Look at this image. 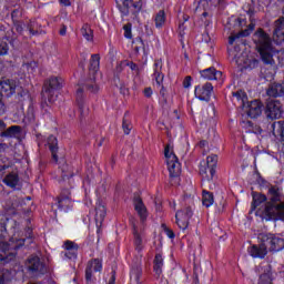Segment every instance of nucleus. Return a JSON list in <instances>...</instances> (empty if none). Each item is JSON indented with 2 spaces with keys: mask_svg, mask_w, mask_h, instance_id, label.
<instances>
[{
  "mask_svg": "<svg viewBox=\"0 0 284 284\" xmlns=\"http://www.w3.org/2000/svg\"><path fill=\"white\" fill-rule=\"evenodd\" d=\"M133 207L140 217V223L136 220L131 219L133 234V245L135 252H143L145 247V221H148V207L143 203L141 195L134 194Z\"/></svg>",
  "mask_w": 284,
  "mask_h": 284,
  "instance_id": "f257e3e1",
  "label": "nucleus"
},
{
  "mask_svg": "<svg viewBox=\"0 0 284 284\" xmlns=\"http://www.w3.org/2000/svg\"><path fill=\"white\" fill-rule=\"evenodd\" d=\"M266 199L267 201L262 210L263 216H265L267 221H284L283 187L278 185H270Z\"/></svg>",
  "mask_w": 284,
  "mask_h": 284,
  "instance_id": "f03ea898",
  "label": "nucleus"
},
{
  "mask_svg": "<svg viewBox=\"0 0 284 284\" xmlns=\"http://www.w3.org/2000/svg\"><path fill=\"white\" fill-rule=\"evenodd\" d=\"M32 240V227H27L24 234L20 235L19 233L14 234L9 242L0 240V263L6 265L10 261H14L17 256V250L26 245V241Z\"/></svg>",
  "mask_w": 284,
  "mask_h": 284,
  "instance_id": "7ed1b4c3",
  "label": "nucleus"
},
{
  "mask_svg": "<svg viewBox=\"0 0 284 284\" xmlns=\"http://www.w3.org/2000/svg\"><path fill=\"white\" fill-rule=\"evenodd\" d=\"M255 24L250 23L248 27L236 34L229 37V57L231 61L242 68H247V54L241 51V45H243V40L241 37H250L254 31Z\"/></svg>",
  "mask_w": 284,
  "mask_h": 284,
  "instance_id": "20e7f679",
  "label": "nucleus"
},
{
  "mask_svg": "<svg viewBox=\"0 0 284 284\" xmlns=\"http://www.w3.org/2000/svg\"><path fill=\"white\" fill-rule=\"evenodd\" d=\"M253 41L257 48V52H260L262 61L266 63V65L274 63V54H283L284 57V50L278 51L274 49L272 38L262 28L255 31Z\"/></svg>",
  "mask_w": 284,
  "mask_h": 284,
  "instance_id": "39448f33",
  "label": "nucleus"
},
{
  "mask_svg": "<svg viewBox=\"0 0 284 284\" xmlns=\"http://www.w3.org/2000/svg\"><path fill=\"white\" fill-rule=\"evenodd\" d=\"M63 88V79L59 77L49 78L42 88V99L44 103H54L57 101V91Z\"/></svg>",
  "mask_w": 284,
  "mask_h": 284,
  "instance_id": "423d86ee",
  "label": "nucleus"
},
{
  "mask_svg": "<svg viewBox=\"0 0 284 284\" xmlns=\"http://www.w3.org/2000/svg\"><path fill=\"white\" fill-rule=\"evenodd\" d=\"M257 241L268 252H281L284 248V239L272 233H260Z\"/></svg>",
  "mask_w": 284,
  "mask_h": 284,
  "instance_id": "0eeeda50",
  "label": "nucleus"
},
{
  "mask_svg": "<svg viewBox=\"0 0 284 284\" xmlns=\"http://www.w3.org/2000/svg\"><path fill=\"white\" fill-rule=\"evenodd\" d=\"M184 203L189 204V206L185 210H180L175 213L176 225L180 227V230H187V226L190 225V220L194 214L192 212V206L194 205V197H192V195L185 196Z\"/></svg>",
  "mask_w": 284,
  "mask_h": 284,
  "instance_id": "6e6552de",
  "label": "nucleus"
},
{
  "mask_svg": "<svg viewBox=\"0 0 284 284\" xmlns=\"http://www.w3.org/2000/svg\"><path fill=\"white\" fill-rule=\"evenodd\" d=\"M152 81H155V85L160 88V95L166 102L168 101V90L163 85L165 74H163V60L156 59L153 64V73L151 75Z\"/></svg>",
  "mask_w": 284,
  "mask_h": 284,
  "instance_id": "1a4fd4ad",
  "label": "nucleus"
},
{
  "mask_svg": "<svg viewBox=\"0 0 284 284\" xmlns=\"http://www.w3.org/2000/svg\"><path fill=\"white\" fill-rule=\"evenodd\" d=\"M164 156L166 159V165L171 179L181 176V162H179V158H176V154H174V151L170 148V144H168L164 149Z\"/></svg>",
  "mask_w": 284,
  "mask_h": 284,
  "instance_id": "9d476101",
  "label": "nucleus"
},
{
  "mask_svg": "<svg viewBox=\"0 0 284 284\" xmlns=\"http://www.w3.org/2000/svg\"><path fill=\"white\" fill-rule=\"evenodd\" d=\"M265 115L271 121L281 119L283 116V104L278 100H270L266 103Z\"/></svg>",
  "mask_w": 284,
  "mask_h": 284,
  "instance_id": "9b49d317",
  "label": "nucleus"
},
{
  "mask_svg": "<svg viewBox=\"0 0 284 284\" xmlns=\"http://www.w3.org/2000/svg\"><path fill=\"white\" fill-rule=\"evenodd\" d=\"M29 274L32 276H39L45 272V265L41 262V258L37 255H31L26 263Z\"/></svg>",
  "mask_w": 284,
  "mask_h": 284,
  "instance_id": "f8f14e48",
  "label": "nucleus"
},
{
  "mask_svg": "<svg viewBox=\"0 0 284 284\" xmlns=\"http://www.w3.org/2000/svg\"><path fill=\"white\" fill-rule=\"evenodd\" d=\"M212 92H214V87L210 82L197 85L194 90L196 99L200 101H205L206 103L210 101V99H212Z\"/></svg>",
  "mask_w": 284,
  "mask_h": 284,
  "instance_id": "ddd939ff",
  "label": "nucleus"
},
{
  "mask_svg": "<svg viewBox=\"0 0 284 284\" xmlns=\"http://www.w3.org/2000/svg\"><path fill=\"white\" fill-rule=\"evenodd\" d=\"M245 112L251 119H258L263 114V103L258 100H253L245 104Z\"/></svg>",
  "mask_w": 284,
  "mask_h": 284,
  "instance_id": "4468645a",
  "label": "nucleus"
},
{
  "mask_svg": "<svg viewBox=\"0 0 284 284\" xmlns=\"http://www.w3.org/2000/svg\"><path fill=\"white\" fill-rule=\"evenodd\" d=\"M17 92V81L4 79L0 80V97H12Z\"/></svg>",
  "mask_w": 284,
  "mask_h": 284,
  "instance_id": "2eb2a0df",
  "label": "nucleus"
},
{
  "mask_svg": "<svg viewBox=\"0 0 284 284\" xmlns=\"http://www.w3.org/2000/svg\"><path fill=\"white\" fill-rule=\"evenodd\" d=\"M103 270V263L99 258H94L88 262L85 268V281L92 283V274L94 272H101Z\"/></svg>",
  "mask_w": 284,
  "mask_h": 284,
  "instance_id": "dca6fc26",
  "label": "nucleus"
},
{
  "mask_svg": "<svg viewBox=\"0 0 284 284\" xmlns=\"http://www.w3.org/2000/svg\"><path fill=\"white\" fill-rule=\"evenodd\" d=\"M273 41H275L277 45L284 43V17L274 22Z\"/></svg>",
  "mask_w": 284,
  "mask_h": 284,
  "instance_id": "f3484780",
  "label": "nucleus"
},
{
  "mask_svg": "<svg viewBox=\"0 0 284 284\" xmlns=\"http://www.w3.org/2000/svg\"><path fill=\"white\" fill-rule=\"evenodd\" d=\"M2 183L11 190H21V180L19 179V173L12 171L4 176Z\"/></svg>",
  "mask_w": 284,
  "mask_h": 284,
  "instance_id": "a211bd4d",
  "label": "nucleus"
},
{
  "mask_svg": "<svg viewBox=\"0 0 284 284\" xmlns=\"http://www.w3.org/2000/svg\"><path fill=\"white\" fill-rule=\"evenodd\" d=\"M47 148L51 152L52 161L59 163V140L54 135H49L47 138Z\"/></svg>",
  "mask_w": 284,
  "mask_h": 284,
  "instance_id": "6ab92c4d",
  "label": "nucleus"
},
{
  "mask_svg": "<svg viewBox=\"0 0 284 284\" xmlns=\"http://www.w3.org/2000/svg\"><path fill=\"white\" fill-rule=\"evenodd\" d=\"M200 74L207 81H223V72L216 70L214 67L200 71Z\"/></svg>",
  "mask_w": 284,
  "mask_h": 284,
  "instance_id": "aec40b11",
  "label": "nucleus"
},
{
  "mask_svg": "<svg viewBox=\"0 0 284 284\" xmlns=\"http://www.w3.org/2000/svg\"><path fill=\"white\" fill-rule=\"evenodd\" d=\"M247 252L253 258H264L265 256H267L266 247L263 246L261 243L253 244L247 248Z\"/></svg>",
  "mask_w": 284,
  "mask_h": 284,
  "instance_id": "412c9836",
  "label": "nucleus"
},
{
  "mask_svg": "<svg viewBox=\"0 0 284 284\" xmlns=\"http://www.w3.org/2000/svg\"><path fill=\"white\" fill-rule=\"evenodd\" d=\"M75 101L80 111V116L88 114V105H85V99L83 98V88L79 87L75 93Z\"/></svg>",
  "mask_w": 284,
  "mask_h": 284,
  "instance_id": "4be33fe9",
  "label": "nucleus"
},
{
  "mask_svg": "<svg viewBox=\"0 0 284 284\" xmlns=\"http://www.w3.org/2000/svg\"><path fill=\"white\" fill-rule=\"evenodd\" d=\"M219 163V156L217 155H209L206 158V165L209 169L210 175H207V181H212L214 179V174H216V164Z\"/></svg>",
  "mask_w": 284,
  "mask_h": 284,
  "instance_id": "5701e85b",
  "label": "nucleus"
},
{
  "mask_svg": "<svg viewBox=\"0 0 284 284\" xmlns=\"http://www.w3.org/2000/svg\"><path fill=\"white\" fill-rule=\"evenodd\" d=\"M22 129L19 125H12L8 129H4L3 132H0V136L4 139H17V136H21Z\"/></svg>",
  "mask_w": 284,
  "mask_h": 284,
  "instance_id": "b1692460",
  "label": "nucleus"
},
{
  "mask_svg": "<svg viewBox=\"0 0 284 284\" xmlns=\"http://www.w3.org/2000/svg\"><path fill=\"white\" fill-rule=\"evenodd\" d=\"M266 93L274 99H276V97H284V87L283 84L273 83L268 87Z\"/></svg>",
  "mask_w": 284,
  "mask_h": 284,
  "instance_id": "393cba45",
  "label": "nucleus"
},
{
  "mask_svg": "<svg viewBox=\"0 0 284 284\" xmlns=\"http://www.w3.org/2000/svg\"><path fill=\"white\" fill-rule=\"evenodd\" d=\"M58 206L63 212H70V209L72 207V199H70V195L61 194L58 199Z\"/></svg>",
  "mask_w": 284,
  "mask_h": 284,
  "instance_id": "a878e982",
  "label": "nucleus"
},
{
  "mask_svg": "<svg viewBox=\"0 0 284 284\" xmlns=\"http://www.w3.org/2000/svg\"><path fill=\"white\" fill-rule=\"evenodd\" d=\"M252 196H253V202L251 205V210H256V207H261L263 203L264 204L267 203V195L263 193L253 192Z\"/></svg>",
  "mask_w": 284,
  "mask_h": 284,
  "instance_id": "bb28decb",
  "label": "nucleus"
},
{
  "mask_svg": "<svg viewBox=\"0 0 284 284\" xmlns=\"http://www.w3.org/2000/svg\"><path fill=\"white\" fill-rule=\"evenodd\" d=\"M272 132H273V135L275 136V139L283 141V139H284V122L283 121L274 122L272 124Z\"/></svg>",
  "mask_w": 284,
  "mask_h": 284,
  "instance_id": "cd10ccee",
  "label": "nucleus"
},
{
  "mask_svg": "<svg viewBox=\"0 0 284 284\" xmlns=\"http://www.w3.org/2000/svg\"><path fill=\"white\" fill-rule=\"evenodd\" d=\"M153 272L158 277L163 274V255L161 253H158L153 260Z\"/></svg>",
  "mask_w": 284,
  "mask_h": 284,
  "instance_id": "c85d7f7f",
  "label": "nucleus"
},
{
  "mask_svg": "<svg viewBox=\"0 0 284 284\" xmlns=\"http://www.w3.org/2000/svg\"><path fill=\"white\" fill-rule=\"evenodd\" d=\"M233 101H237L240 108H245L247 104V93H245L243 90L233 92Z\"/></svg>",
  "mask_w": 284,
  "mask_h": 284,
  "instance_id": "c756f323",
  "label": "nucleus"
},
{
  "mask_svg": "<svg viewBox=\"0 0 284 284\" xmlns=\"http://www.w3.org/2000/svg\"><path fill=\"white\" fill-rule=\"evenodd\" d=\"M165 21H166L165 11H164V10H160V11L154 16L155 28H156L158 30H161V28H163V26H165Z\"/></svg>",
  "mask_w": 284,
  "mask_h": 284,
  "instance_id": "7c9ffc66",
  "label": "nucleus"
},
{
  "mask_svg": "<svg viewBox=\"0 0 284 284\" xmlns=\"http://www.w3.org/2000/svg\"><path fill=\"white\" fill-rule=\"evenodd\" d=\"M115 3L124 17L130 14V0H115Z\"/></svg>",
  "mask_w": 284,
  "mask_h": 284,
  "instance_id": "2f4dec72",
  "label": "nucleus"
},
{
  "mask_svg": "<svg viewBox=\"0 0 284 284\" xmlns=\"http://www.w3.org/2000/svg\"><path fill=\"white\" fill-rule=\"evenodd\" d=\"M100 65H101V57L99 54H92L89 70L91 72H99Z\"/></svg>",
  "mask_w": 284,
  "mask_h": 284,
  "instance_id": "473e14b6",
  "label": "nucleus"
},
{
  "mask_svg": "<svg viewBox=\"0 0 284 284\" xmlns=\"http://www.w3.org/2000/svg\"><path fill=\"white\" fill-rule=\"evenodd\" d=\"M60 256L63 261H77L79 251L64 250L60 253Z\"/></svg>",
  "mask_w": 284,
  "mask_h": 284,
  "instance_id": "72a5a7b5",
  "label": "nucleus"
},
{
  "mask_svg": "<svg viewBox=\"0 0 284 284\" xmlns=\"http://www.w3.org/2000/svg\"><path fill=\"white\" fill-rule=\"evenodd\" d=\"M81 34L87 41H93L94 39V32L92 31V28L90 27V24L82 26Z\"/></svg>",
  "mask_w": 284,
  "mask_h": 284,
  "instance_id": "f704fd0d",
  "label": "nucleus"
},
{
  "mask_svg": "<svg viewBox=\"0 0 284 284\" xmlns=\"http://www.w3.org/2000/svg\"><path fill=\"white\" fill-rule=\"evenodd\" d=\"M105 206L102 204H98L95 207V221L97 223H103V220L105 219Z\"/></svg>",
  "mask_w": 284,
  "mask_h": 284,
  "instance_id": "c9c22d12",
  "label": "nucleus"
},
{
  "mask_svg": "<svg viewBox=\"0 0 284 284\" xmlns=\"http://www.w3.org/2000/svg\"><path fill=\"white\" fill-rule=\"evenodd\" d=\"M202 203L204 207H211V205H214V194L203 191Z\"/></svg>",
  "mask_w": 284,
  "mask_h": 284,
  "instance_id": "e433bc0d",
  "label": "nucleus"
},
{
  "mask_svg": "<svg viewBox=\"0 0 284 284\" xmlns=\"http://www.w3.org/2000/svg\"><path fill=\"white\" fill-rule=\"evenodd\" d=\"M4 37L6 31H3V29H0V57L8 54V50H10V48L8 47V42L3 41Z\"/></svg>",
  "mask_w": 284,
  "mask_h": 284,
  "instance_id": "4c0bfd02",
  "label": "nucleus"
},
{
  "mask_svg": "<svg viewBox=\"0 0 284 284\" xmlns=\"http://www.w3.org/2000/svg\"><path fill=\"white\" fill-rule=\"evenodd\" d=\"M141 274H142L141 266H132L131 274H130L131 282L139 284Z\"/></svg>",
  "mask_w": 284,
  "mask_h": 284,
  "instance_id": "58836bf2",
  "label": "nucleus"
},
{
  "mask_svg": "<svg viewBox=\"0 0 284 284\" xmlns=\"http://www.w3.org/2000/svg\"><path fill=\"white\" fill-rule=\"evenodd\" d=\"M40 29H41V23H39V21L37 19L30 20V22L28 24V30H29L30 34H32L34 37V34L39 33Z\"/></svg>",
  "mask_w": 284,
  "mask_h": 284,
  "instance_id": "ea45409f",
  "label": "nucleus"
},
{
  "mask_svg": "<svg viewBox=\"0 0 284 284\" xmlns=\"http://www.w3.org/2000/svg\"><path fill=\"white\" fill-rule=\"evenodd\" d=\"M61 172H62V179H72V176H74V170L72 169V166L68 165V164H62V166L60 168Z\"/></svg>",
  "mask_w": 284,
  "mask_h": 284,
  "instance_id": "a19ab883",
  "label": "nucleus"
},
{
  "mask_svg": "<svg viewBox=\"0 0 284 284\" xmlns=\"http://www.w3.org/2000/svg\"><path fill=\"white\" fill-rule=\"evenodd\" d=\"M63 250H69V252H79V244L67 240L63 245H62Z\"/></svg>",
  "mask_w": 284,
  "mask_h": 284,
  "instance_id": "79ce46f5",
  "label": "nucleus"
},
{
  "mask_svg": "<svg viewBox=\"0 0 284 284\" xmlns=\"http://www.w3.org/2000/svg\"><path fill=\"white\" fill-rule=\"evenodd\" d=\"M221 1L223 0H197L200 8H210V3L211 6H219V3H221Z\"/></svg>",
  "mask_w": 284,
  "mask_h": 284,
  "instance_id": "37998d69",
  "label": "nucleus"
},
{
  "mask_svg": "<svg viewBox=\"0 0 284 284\" xmlns=\"http://www.w3.org/2000/svg\"><path fill=\"white\" fill-rule=\"evenodd\" d=\"M129 8L141 10L143 8V2L141 0H129Z\"/></svg>",
  "mask_w": 284,
  "mask_h": 284,
  "instance_id": "c03bdc74",
  "label": "nucleus"
},
{
  "mask_svg": "<svg viewBox=\"0 0 284 284\" xmlns=\"http://www.w3.org/2000/svg\"><path fill=\"white\" fill-rule=\"evenodd\" d=\"M206 163L204 162V164L200 165V174L201 176H203V179H206L207 181V176H210V169L207 168Z\"/></svg>",
  "mask_w": 284,
  "mask_h": 284,
  "instance_id": "a18cd8bd",
  "label": "nucleus"
},
{
  "mask_svg": "<svg viewBox=\"0 0 284 284\" xmlns=\"http://www.w3.org/2000/svg\"><path fill=\"white\" fill-rule=\"evenodd\" d=\"M123 30H124L125 39H131L132 38V23L124 24Z\"/></svg>",
  "mask_w": 284,
  "mask_h": 284,
  "instance_id": "49530a36",
  "label": "nucleus"
},
{
  "mask_svg": "<svg viewBox=\"0 0 284 284\" xmlns=\"http://www.w3.org/2000/svg\"><path fill=\"white\" fill-rule=\"evenodd\" d=\"M122 130L124 134H130V132L132 131V124L125 119H123L122 122Z\"/></svg>",
  "mask_w": 284,
  "mask_h": 284,
  "instance_id": "de8ad7c7",
  "label": "nucleus"
},
{
  "mask_svg": "<svg viewBox=\"0 0 284 284\" xmlns=\"http://www.w3.org/2000/svg\"><path fill=\"white\" fill-rule=\"evenodd\" d=\"M162 230H163L164 234H166L168 237L175 239L176 235L174 234V231H172V229L168 227V225L162 224Z\"/></svg>",
  "mask_w": 284,
  "mask_h": 284,
  "instance_id": "09e8293b",
  "label": "nucleus"
},
{
  "mask_svg": "<svg viewBox=\"0 0 284 284\" xmlns=\"http://www.w3.org/2000/svg\"><path fill=\"white\" fill-rule=\"evenodd\" d=\"M23 14V11L21 9H16L11 12V19L12 21H19V18Z\"/></svg>",
  "mask_w": 284,
  "mask_h": 284,
  "instance_id": "8fccbe9b",
  "label": "nucleus"
},
{
  "mask_svg": "<svg viewBox=\"0 0 284 284\" xmlns=\"http://www.w3.org/2000/svg\"><path fill=\"white\" fill-rule=\"evenodd\" d=\"M13 26L17 32H19L21 34V32H23V22L16 20L13 21Z\"/></svg>",
  "mask_w": 284,
  "mask_h": 284,
  "instance_id": "3c124183",
  "label": "nucleus"
},
{
  "mask_svg": "<svg viewBox=\"0 0 284 284\" xmlns=\"http://www.w3.org/2000/svg\"><path fill=\"white\" fill-rule=\"evenodd\" d=\"M85 89L89 90V92H99V85H97V83L87 84Z\"/></svg>",
  "mask_w": 284,
  "mask_h": 284,
  "instance_id": "603ef678",
  "label": "nucleus"
},
{
  "mask_svg": "<svg viewBox=\"0 0 284 284\" xmlns=\"http://www.w3.org/2000/svg\"><path fill=\"white\" fill-rule=\"evenodd\" d=\"M27 119H28L29 121H34V109H33V108H29V109H28Z\"/></svg>",
  "mask_w": 284,
  "mask_h": 284,
  "instance_id": "864d4df0",
  "label": "nucleus"
},
{
  "mask_svg": "<svg viewBox=\"0 0 284 284\" xmlns=\"http://www.w3.org/2000/svg\"><path fill=\"white\" fill-rule=\"evenodd\" d=\"M192 85V77L187 75L184 78L183 88H190Z\"/></svg>",
  "mask_w": 284,
  "mask_h": 284,
  "instance_id": "5fc2aeb1",
  "label": "nucleus"
},
{
  "mask_svg": "<svg viewBox=\"0 0 284 284\" xmlns=\"http://www.w3.org/2000/svg\"><path fill=\"white\" fill-rule=\"evenodd\" d=\"M9 168L10 165L0 162V178L3 176V174H6V170H8Z\"/></svg>",
  "mask_w": 284,
  "mask_h": 284,
  "instance_id": "6e6d98bb",
  "label": "nucleus"
},
{
  "mask_svg": "<svg viewBox=\"0 0 284 284\" xmlns=\"http://www.w3.org/2000/svg\"><path fill=\"white\" fill-rule=\"evenodd\" d=\"M1 114H6V103L3 102L2 97H0V116Z\"/></svg>",
  "mask_w": 284,
  "mask_h": 284,
  "instance_id": "4d7b16f0",
  "label": "nucleus"
},
{
  "mask_svg": "<svg viewBox=\"0 0 284 284\" xmlns=\"http://www.w3.org/2000/svg\"><path fill=\"white\" fill-rule=\"evenodd\" d=\"M144 97H146V99H150V97H152L153 94V91H152V88L148 87L144 89Z\"/></svg>",
  "mask_w": 284,
  "mask_h": 284,
  "instance_id": "13d9d810",
  "label": "nucleus"
},
{
  "mask_svg": "<svg viewBox=\"0 0 284 284\" xmlns=\"http://www.w3.org/2000/svg\"><path fill=\"white\" fill-rule=\"evenodd\" d=\"M179 32L180 37H183L185 34V22L179 24Z\"/></svg>",
  "mask_w": 284,
  "mask_h": 284,
  "instance_id": "bf43d9fd",
  "label": "nucleus"
},
{
  "mask_svg": "<svg viewBox=\"0 0 284 284\" xmlns=\"http://www.w3.org/2000/svg\"><path fill=\"white\" fill-rule=\"evenodd\" d=\"M68 32V27L65 26H62L61 29H60V34L61 37H65V33Z\"/></svg>",
  "mask_w": 284,
  "mask_h": 284,
  "instance_id": "052dcab7",
  "label": "nucleus"
},
{
  "mask_svg": "<svg viewBox=\"0 0 284 284\" xmlns=\"http://www.w3.org/2000/svg\"><path fill=\"white\" fill-rule=\"evenodd\" d=\"M6 128H8V125L6 124V122L3 120L0 119V132H3V130H6Z\"/></svg>",
  "mask_w": 284,
  "mask_h": 284,
  "instance_id": "680f3d73",
  "label": "nucleus"
},
{
  "mask_svg": "<svg viewBox=\"0 0 284 284\" xmlns=\"http://www.w3.org/2000/svg\"><path fill=\"white\" fill-rule=\"evenodd\" d=\"M129 65V68H131V70H139V65H136V63H134V62H131V63H129L128 64Z\"/></svg>",
  "mask_w": 284,
  "mask_h": 284,
  "instance_id": "e2e57ef3",
  "label": "nucleus"
},
{
  "mask_svg": "<svg viewBox=\"0 0 284 284\" xmlns=\"http://www.w3.org/2000/svg\"><path fill=\"white\" fill-rule=\"evenodd\" d=\"M62 6H70V0H59Z\"/></svg>",
  "mask_w": 284,
  "mask_h": 284,
  "instance_id": "0e129e2a",
  "label": "nucleus"
},
{
  "mask_svg": "<svg viewBox=\"0 0 284 284\" xmlns=\"http://www.w3.org/2000/svg\"><path fill=\"white\" fill-rule=\"evenodd\" d=\"M115 281H116V277L112 275L108 284H114Z\"/></svg>",
  "mask_w": 284,
  "mask_h": 284,
  "instance_id": "69168bd1",
  "label": "nucleus"
},
{
  "mask_svg": "<svg viewBox=\"0 0 284 284\" xmlns=\"http://www.w3.org/2000/svg\"><path fill=\"white\" fill-rule=\"evenodd\" d=\"M237 21H239L240 26H242V27L245 26V23H246L245 19H242V18H239Z\"/></svg>",
  "mask_w": 284,
  "mask_h": 284,
  "instance_id": "338daca9",
  "label": "nucleus"
},
{
  "mask_svg": "<svg viewBox=\"0 0 284 284\" xmlns=\"http://www.w3.org/2000/svg\"><path fill=\"white\" fill-rule=\"evenodd\" d=\"M183 21H184L183 23L190 21V16H183Z\"/></svg>",
  "mask_w": 284,
  "mask_h": 284,
  "instance_id": "774afa93",
  "label": "nucleus"
}]
</instances>
